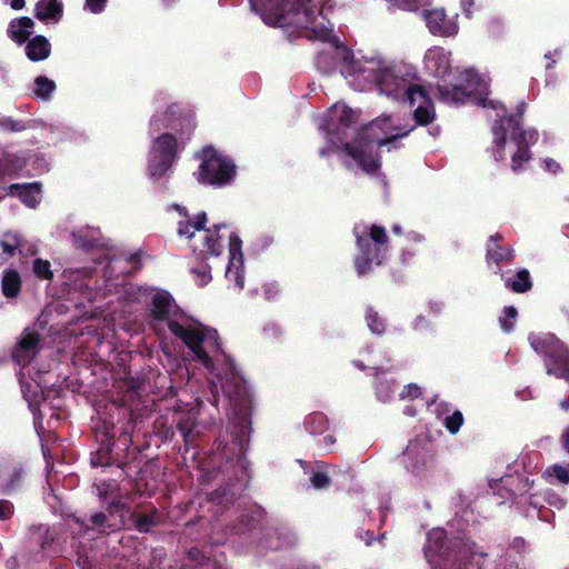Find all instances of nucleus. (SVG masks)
Masks as SVG:
<instances>
[{
	"label": "nucleus",
	"mask_w": 569,
	"mask_h": 569,
	"mask_svg": "<svg viewBox=\"0 0 569 569\" xmlns=\"http://www.w3.org/2000/svg\"><path fill=\"white\" fill-rule=\"evenodd\" d=\"M149 296L151 326L156 330L167 326L176 337L182 340L206 369L210 372L218 371L216 373L217 380H209L212 392L211 403L218 406L219 397L217 393L220 388L231 408L230 419L233 422V429L230 443L222 445V441H218L213 459L219 458L230 461L237 458L240 460L244 451V429L251 407V395L247 382L237 372L232 359L221 348L218 332L214 329L203 326L181 311L168 291L151 289Z\"/></svg>",
	"instance_id": "1"
},
{
	"label": "nucleus",
	"mask_w": 569,
	"mask_h": 569,
	"mask_svg": "<svg viewBox=\"0 0 569 569\" xmlns=\"http://www.w3.org/2000/svg\"><path fill=\"white\" fill-rule=\"evenodd\" d=\"M490 79L486 74H479L473 69L461 72L457 82L452 86L438 84L439 99L448 104H459L472 100L488 109L487 117L495 113L491 132L493 136L491 153L495 161H503L507 154L511 158L513 172L523 170L525 164L531 159L530 144L538 140L535 129H522L519 119L507 116L506 109L498 101H487Z\"/></svg>",
	"instance_id": "2"
},
{
	"label": "nucleus",
	"mask_w": 569,
	"mask_h": 569,
	"mask_svg": "<svg viewBox=\"0 0 569 569\" xmlns=\"http://www.w3.org/2000/svg\"><path fill=\"white\" fill-rule=\"evenodd\" d=\"M356 114L346 104L337 103L327 113L325 123L320 126L326 131L330 147L319 150L320 157L342 150V158L348 168H360L372 173L380 167L377 149L391 146L399 138L406 137L413 124H400L395 117H380L369 126L358 130L355 127Z\"/></svg>",
	"instance_id": "3"
},
{
	"label": "nucleus",
	"mask_w": 569,
	"mask_h": 569,
	"mask_svg": "<svg viewBox=\"0 0 569 569\" xmlns=\"http://www.w3.org/2000/svg\"><path fill=\"white\" fill-rule=\"evenodd\" d=\"M338 54L346 63L342 77L351 88L357 91L376 88L395 101L416 106L417 124H427L435 119L433 103L410 66L389 61L380 54L357 57L346 49L338 50Z\"/></svg>",
	"instance_id": "4"
},
{
	"label": "nucleus",
	"mask_w": 569,
	"mask_h": 569,
	"mask_svg": "<svg viewBox=\"0 0 569 569\" xmlns=\"http://www.w3.org/2000/svg\"><path fill=\"white\" fill-rule=\"evenodd\" d=\"M252 11L260 16L262 21L272 27L295 28L309 40L327 43L328 49L318 54L316 66L322 73L331 72L340 64V72L345 61L338 50L346 49L333 34V27L327 18V12L333 8L331 0L319 2L316 0H249Z\"/></svg>",
	"instance_id": "5"
},
{
	"label": "nucleus",
	"mask_w": 569,
	"mask_h": 569,
	"mask_svg": "<svg viewBox=\"0 0 569 569\" xmlns=\"http://www.w3.org/2000/svg\"><path fill=\"white\" fill-rule=\"evenodd\" d=\"M180 214L178 221V234L190 242L193 252L202 257H219L228 244V263L224 271L228 287L241 291L244 287V259L242 241L224 224L206 228L207 214L201 212L189 217L186 209L179 204L172 206Z\"/></svg>",
	"instance_id": "6"
},
{
	"label": "nucleus",
	"mask_w": 569,
	"mask_h": 569,
	"mask_svg": "<svg viewBox=\"0 0 569 569\" xmlns=\"http://www.w3.org/2000/svg\"><path fill=\"white\" fill-rule=\"evenodd\" d=\"M425 557L435 569H522L507 559L492 567L487 563V555L475 543L462 538L448 541L446 531L441 528L428 532Z\"/></svg>",
	"instance_id": "7"
},
{
	"label": "nucleus",
	"mask_w": 569,
	"mask_h": 569,
	"mask_svg": "<svg viewBox=\"0 0 569 569\" xmlns=\"http://www.w3.org/2000/svg\"><path fill=\"white\" fill-rule=\"evenodd\" d=\"M353 232L357 238L359 253L356 258V268L359 276L370 272L375 267L380 266L387 259L388 237L385 228L372 224L355 226Z\"/></svg>",
	"instance_id": "8"
},
{
	"label": "nucleus",
	"mask_w": 569,
	"mask_h": 569,
	"mask_svg": "<svg viewBox=\"0 0 569 569\" xmlns=\"http://www.w3.org/2000/svg\"><path fill=\"white\" fill-rule=\"evenodd\" d=\"M532 349L545 357L547 375L569 382V348L552 333H530Z\"/></svg>",
	"instance_id": "9"
},
{
	"label": "nucleus",
	"mask_w": 569,
	"mask_h": 569,
	"mask_svg": "<svg viewBox=\"0 0 569 569\" xmlns=\"http://www.w3.org/2000/svg\"><path fill=\"white\" fill-rule=\"evenodd\" d=\"M188 136L179 137L166 132L152 140L148 156V173L154 181L164 177L177 160L178 152L184 148Z\"/></svg>",
	"instance_id": "10"
},
{
	"label": "nucleus",
	"mask_w": 569,
	"mask_h": 569,
	"mask_svg": "<svg viewBox=\"0 0 569 569\" xmlns=\"http://www.w3.org/2000/svg\"><path fill=\"white\" fill-rule=\"evenodd\" d=\"M406 470L419 480L430 479L436 471V460L430 438L420 435L409 441L401 459Z\"/></svg>",
	"instance_id": "11"
},
{
	"label": "nucleus",
	"mask_w": 569,
	"mask_h": 569,
	"mask_svg": "<svg viewBox=\"0 0 569 569\" xmlns=\"http://www.w3.org/2000/svg\"><path fill=\"white\" fill-rule=\"evenodd\" d=\"M199 182L223 187L236 176L234 163L212 147H206L201 153V162L196 173Z\"/></svg>",
	"instance_id": "12"
},
{
	"label": "nucleus",
	"mask_w": 569,
	"mask_h": 569,
	"mask_svg": "<svg viewBox=\"0 0 569 569\" xmlns=\"http://www.w3.org/2000/svg\"><path fill=\"white\" fill-rule=\"evenodd\" d=\"M122 525V521L110 511L108 515L103 512L94 513L90 517L89 522H84L77 517L67 520L68 529L72 535L78 537L79 548L83 549L87 555V543L96 540L108 531L116 530ZM88 556H86V559Z\"/></svg>",
	"instance_id": "13"
},
{
	"label": "nucleus",
	"mask_w": 569,
	"mask_h": 569,
	"mask_svg": "<svg viewBox=\"0 0 569 569\" xmlns=\"http://www.w3.org/2000/svg\"><path fill=\"white\" fill-rule=\"evenodd\" d=\"M63 286L69 293H79L84 299L93 301L98 298L92 283L93 273L89 268H67L62 272Z\"/></svg>",
	"instance_id": "14"
},
{
	"label": "nucleus",
	"mask_w": 569,
	"mask_h": 569,
	"mask_svg": "<svg viewBox=\"0 0 569 569\" xmlns=\"http://www.w3.org/2000/svg\"><path fill=\"white\" fill-rule=\"evenodd\" d=\"M40 350V335L34 327L23 330L12 350V360L20 368L31 363Z\"/></svg>",
	"instance_id": "15"
},
{
	"label": "nucleus",
	"mask_w": 569,
	"mask_h": 569,
	"mask_svg": "<svg viewBox=\"0 0 569 569\" xmlns=\"http://www.w3.org/2000/svg\"><path fill=\"white\" fill-rule=\"evenodd\" d=\"M513 482H515V478L510 475H507V476L501 477L498 480H496V479L491 480L490 488L492 490H496L498 488L499 483L503 485V487H507L509 496H515V495L519 493L521 497L520 502L523 501V502L529 503L530 507L525 511V515L527 517L538 516V517L543 518V516H541L543 510L541 508H539V506L536 501L532 500L533 495L530 493L529 496H526V493H528L531 490L533 482L530 481L529 478H525V479L518 480L517 487L512 488Z\"/></svg>",
	"instance_id": "16"
},
{
	"label": "nucleus",
	"mask_w": 569,
	"mask_h": 569,
	"mask_svg": "<svg viewBox=\"0 0 569 569\" xmlns=\"http://www.w3.org/2000/svg\"><path fill=\"white\" fill-rule=\"evenodd\" d=\"M421 14L431 34L442 38L458 34L457 17H448L445 9L423 10Z\"/></svg>",
	"instance_id": "17"
},
{
	"label": "nucleus",
	"mask_w": 569,
	"mask_h": 569,
	"mask_svg": "<svg viewBox=\"0 0 569 569\" xmlns=\"http://www.w3.org/2000/svg\"><path fill=\"white\" fill-rule=\"evenodd\" d=\"M426 71L439 79H443L451 70V52L442 47L429 48L423 57Z\"/></svg>",
	"instance_id": "18"
},
{
	"label": "nucleus",
	"mask_w": 569,
	"mask_h": 569,
	"mask_svg": "<svg viewBox=\"0 0 569 569\" xmlns=\"http://www.w3.org/2000/svg\"><path fill=\"white\" fill-rule=\"evenodd\" d=\"M36 17L47 23H57L62 17V3L59 0H39Z\"/></svg>",
	"instance_id": "19"
},
{
	"label": "nucleus",
	"mask_w": 569,
	"mask_h": 569,
	"mask_svg": "<svg viewBox=\"0 0 569 569\" xmlns=\"http://www.w3.org/2000/svg\"><path fill=\"white\" fill-rule=\"evenodd\" d=\"M9 193L17 194L26 206L31 208L36 207L41 200V189L38 183L11 184Z\"/></svg>",
	"instance_id": "20"
},
{
	"label": "nucleus",
	"mask_w": 569,
	"mask_h": 569,
	"mask_svg": "<svg viewBox=\"0 0 569 569\" xmlns=\"http://www.w3.org/2000/svg\"><path fill=\"white\" fill-rule=\"evenodd\" d=\"M187 561V566L193 569H229L221 560L207 557L198 548L189 549Z\"/></svg>",
	"instance_id": "21"
},
{
	"label": "nucleus",
	"mask_w": 569,
	"mask_h": 569,
	"mask_svg": "<svg viewBox=\"0 0 569 569\" xmlns=\"http://www.w3.org/2000/svg\"><path fill=\"white\" fill-rule=\"evenodd\" d=\"M333 470L332 466H328L322 461H316L306 473L309 475L313 488L323 489L330 485V475Z\"/></svg>",
	"instance_id": "22"
},
{
	"label": "nucleus",
	"mask_w": 569,
	"mask_h": 569,
	"mask_svg": "<svg viewBox=\"0 0 569 569\" xmlns=\"http://www.w3.org/2000/svg\"><path fill=\"white\" fill-rule=\"evenodd\" d=\"M33 21L28 17L12 20L8 27V36L17 43H23L32 33Z\"/></svg>",
	"instance_id": "23"
},
{
	"label": "nucleus",
	"mask_w": 569,
	"mask_h": 569,
	"mask_svg": "<svg viewBox=\"0 0 569 569\" xmlns=\"http://www.w3.org/2000/svg\"><path fill=\"white\" fill-rule=\"evenodd\" d=\"M50 43L43 36H36L26 46V54L32 61H41L50 54Z\"/></svg>",
	"instance_id": "24"
},
{
	"label": "nucleus",
	"mask_w": 569,
	"mask_h": 569,
	"mask_svg": "<svg viewBox=\"0 0 569 569\" xmlns=\"http://www.w3.org/2000/svg\"><path fill=\"white\" fill-rule=\"evenodd\" d=\"M73 242L78 248L89 250L100 244V231L94 228H82L72 234Z\"/></svg>",
	"instance_id": "25"
},
{
	"label": "nucleus",
	"mask_w": 569,
	"mask_h": 569,
	"mask_svg": "<svg viewBox=\"0 0 569 569\" xmlns=\"http://www.w3.org/2000/svg\"><path fill=\"white\" fill-rule=\"evenodd\" d=\"M435 411L438 417L442 419L445 427L450 433H457L463 423V416L459 410H455L451 415H448L449 409L447 405H436Z\"/></svg>",
	"instance_id": "26"
},
{
	"label": "nucleus",
	"mask_w": 569,
	"mask_h": 569,
	"mask_svg": "<svg viewBox=\"0 0 569 569\" xmlns=\"http://www.w3.org/2000/svg\"><path fill=\"white\" fill-rule=\"evenodd\" d=\"M499 234L492 236L487 246V260L488 262L492 261L497 266L501 261H509L513 258V250L510 247H500L497 241L499 240Z\"/></svg>",
	"instance_id": "27"
},
{
	"label": "nucleus",
	"mask_w": 569,
	"mask_h": 569,
	"mask_svg": "<svg viewBox=\"0 0 569 569\" xmlns=\"http://www.w3.org/2000/svg\"><path fill=\"white\" fill-rule=\"evenodd\" d=\"M372 370L377 377L376 380V396L382 401L387 402L392 399L393 396V381L383 377L385 370L380 367H373Z\"/></svg>",
	"instance_id": "28"
},
{
	"label": "nucleus",
	"mask_w": 569,
	"mask_h": 569,
	"mask_svg": "<svg viewBox=\"0 0 569 569\" xmlns=\"http://www.w3.org/2000/svg\"><path fill=\"white\" fill-rule=\"evenodd\" d=\"M21 290V278L18 271L16 270H7L1 280V291L2 295L12 299L16 298Z\"/></svg>",
	"instance_id": "29"
},
{
	"label": "nucleus",
	"mask_w": 569,
	"mask_h": 569,
	"mask_svg": "<svg viewBox=\"0 0 569 569\" xmlns=\"http://www.w3.org/2000/svg\"><path fill=\"white\" fill-rule=\"evenodd\" d=\"M54 90V81L44 76H38L33 81L32 96L36 99L49 101Z\"/></svg>",
	"instance_id": "30"
},
{
	"label": "nucleus",
	"mask_w": 569,
	"mask_h": 569,
	"mask_svg": "<svg viewBox=\"0 0 569 569\" xmlns=\"http://www.w3.org/2000/svg\"><path fill=\"white\" fill-rule=\"evenodd\" d=\"M132 523L140 532H148L159 523V515L151 513H134L132 515Z\"/></svg>",
	"instance_id": "31"
},
{
	"label": "nucleus",
	"mask_w": 569,
	"mask_h": 569,
	"mask_svg": "<svg viewBox=\"0 0 569 569\" xmlns=\"http://www.w3.org/2000/svg\"><path fill=\"white\" fill-rule=\"evenodd\" d=\"M506 287L510 288L512 291L522 293L531 289V280L530 274L527 269H521L518 271L516 279H506L505 280Z\"/></svg>",
	"instance_id": "32"
},
{
	"label": "nucleus",
	"mask_w": 569,
	"mask_h": 569,
	"mask_svg": "<svg viewBox=\"0 0 569 569\" xmlns=\"http://www.w3.org/2000/svg\"><path fill=\"white\" fill-rule=\"evenodd\" d=\"M543 477L547 481L552 482V479L555 478L558 482L562 485L569 483V465L562 466L559 463H555L550 467H548L543 471Z\"/></svg>",
	"instance_id": "33"
},
{
	"label": "nucleus",
	"mask_w": 569,
	"mask_h": 569,
	"mask_svg": "<svg viewBox=\"0 0 569 569\" xmlns=\"http://www.w3.org/2000/svg\"><path fill=\"white\" fill-rule=\"evenodd\" d=\"M327 418L319 412L310 415L306 420V428L310 433H321L327 429Z\"/></svg>",
	"instance_id": "34"
},
{
	"label": "nucleus",
	"mask_w": 569,
	"mask_h": 569,
	"mask_svg": "<svg viewBox=\"0 0 569 569\" xmlns=\"http://www.w3.org/2000/svg\"><path fill=\"white\" fill-rule=\"evenodd\" d=\"M517 316L518 312L515 307L509 306L503 308L502 315L499 318V323L502 331L507 333L512 331Z\"/></svg>",
	"instance_id": "35"
},
{
	"label": "nucleus",
	"mask_w": 569,
	"mask_h": 569,
	"mask_svg": "<svg viewBox=\"0 0 569 569\" xmlns=\"http://www.w3.org/2000/svg\"><path fill=\"white\" fill-rule=\"evenodd\" d=\"M33 273L42 280H51L53 278V272L51 270V264L48 260L43 259H34L32 263Z\"/></svg>",
	"instance_id": "36"
},
{
	"label": "nucleus",
	"mask_w": 569,
	"mask_h": 569,
	"mask_svg": "<svg viewBox=\"0 0 569 569\" xmlns=\"http://www.w3.org/2000/svg\"><path fill=\"white\" fill-rule=\"evenodd\" d=\"M191 273L194 278L196 283L199 287L208 284L212 279L211 268L208 264H201L197 268L191 269Z\"/></svg>",
	"instance_id": "37"
},
{
	"label": "nucleus",
	"mask_w": 569,
	"mask_h": 569,
	"mask_svg": "<svg viewBox=\"0 0 569 569\" xmlns=\"http://www.w3.org/2000/svg\"><path fill=\"white\" fill-rule=\"evenodd\" d=\"M196 427V418L193 413H188L186 417L179 420L178 429L182 435L184 442L189 441V437L191 436L193 429Z\"/></svg>",
	"instance_id": "38"
},
{
	"label": "nucleus",
	"mask_w": 569,
	"mask_h": 569,
	"mask_svg": "<svg viewBox=\"0 0 569 569\" xmlns=\"http://www.w3.org/2000/svg\"><path fill=\"white\" fill-rule=\"evenodd\" d=\"M20 244V240L16 234L7 233L3 236V238L0 241V246L2 248L3 253H6L8 257H11L14 254L16 250L18 249Z\"/></svg>",
	"instance_id": "39"
},
{
	"label": "nucleus",
	"mask_w": 569,
	"mask_h": 569,
	"mask_svg": "<svg viewBox=\"0 0 569 569\" xmlns=\"http://www.w3.org/2000/svg\"><path fill=\"white\" fill-rule=\"evenodd\" d=\"M366 320H367V325H368L369 329L373 333L380 335L385 331L383 320L372 309H368Z\"/></svg>",
	"instance_id": "40"
},
{
	"label": "nucleus",
	"mask_w": 569,
	"mask_h": 569,
	"mask_svg": "<svg viewBox=\"0 0 569 569\" xmlns=\"http://www.w3.org/2000/svg\"><path fill=\"white\" fill-rule=\"evenodd\" d=\"M22 168L21 164L13 162L12 157L9 154L0 158V176L11 174Z\"/></svg>",
	"instance_id": "41"
},
{
	"label": "nucleus",
	"mask_w": 569,
	"mask_h": 569,
	"mask_svg": "<svg viewBox=\"0 0 569 569\" xmlns=\"http://www.w3.org/2000/svg\"><path fill=\"white\" fill-rule=\"evenodd\" d=\"M420 396V387L416 383H408L400 392V399H415Z\"/></svg>",
	"instance_id": "42"
},
{
	"label": "nucleus",
	"mask_w": 569,
	"mask_h": 569,
	"mask_svg": "<svg viewBox=\"0 0 569 569\" xmlns=\"http://www.w3.org/2000/svg\"><path fill=\"white\" fill-rule=\"evenodd\" d=\"M9 480L6 482L7 489H13L22 479L23 472L21 468H12L9 472Z\"/></svg>",
	"instance_id": "43"
},
{
	"label": "nucleus",
	"mask_w": 569,
	"mask_h": 569,
	"mask_svg": "<svg viewBox=\"0 0 569 569\" xmlns=\"http://www.w3.org/2000/svg\"><path fill=\"white\" fill-rule=\"evenodd\" d=\"M546 500L550 506L557 509H562L566 506V500L553 492H548L546 496Z\"/></svg>",
	"instance_id": "44"
},
{
	"label": "nucleus",
	"mask_w": 569,
	"mask_h": 569,
	"mask_svg": "<svg viewBox=\"0 0 569 569\" xmlns=\"http://www.w3.org/2000/svg\"><path fill=\"white\" fill-rule=\"evenodd\" d=\"M107 0H86V8L92 13H100Z\"/></svg>",
	"instance_id": "45"
},
{
	"label": "nucleus",
	"mask_w": 569,
	"mask_h": 569,
	"mask_svg": "<svg viewBox=\"0 0 569 569\" xmlns=\"http://www.w3.org/2000/svg\"><path fill=\"white\" fill-rule=\"evenodd\" d=\"M262 293L264 299L271 300L278 293V286L274 282L264 283L262 287Z\"/></svg>",
	"instance_id": "46"
},
{
	"label": "nucleus",
	"mask_w": 569,
	"mask_h": 569,
	"mask_svg": "<svg viewBox=\"0 0 569 569\" xmlns=\"http://www.w3.org/2000/svg\"><path fill=\"white\" fill-rule=\"evenodd\" d=\"M13 512V507L11 502L7 500L0 501V520L8 519Z\"/></svg>",
	"instance_id": "47"
},
{
	"label": "nucleus",
	"mask_w": 569,
	"mask_h": 569,
	"mask_svg": "<svg viewBox=\"0 0 569 569\" xmlns=\"http://www.w3.org/2000/svg\"><path fill=\"white\" fill-rule=\"evenodd\" d=\"M542 164H543V169L546 171H549L552 173H556L560 168L559 164L553 159H550V158L543 159Z\"/></svg>",
	"instance_id": "48"
},
{
	"label": "nucleus",
	"mask_w": 569,
	"mask_h": 569,
	"mask_svg": "<svg viewBox=\"0 0 569 569\" xmlns=\"http://www.w3.org/2000/svg\"><path fill=\"white\" fill-rule=\"evenodd\" d=\"M460 6L466 17L470 18L472 14V8L475 6V0H461Z\"/></svg>",
	"instance_id": "49"
},
{
	"label": "nucleus",
	"mask_w": 569,
	"mask_h": 569,
	"mask_svg": "<svg viewBox=\"0 0 569 569\" xmlns=\"http://www.w3.org/2000/svg\"><path fill=\"white\" fill-rule=\"evenodd\" d=\"M428 307L432 313L439 315L443 309V302L431 300L429 301Z\"/></svg>",
	"instance_id": "50"
},
{
	"label": "nucleus",
	"mask_w": 569,
	"mask_h": 569,
	"mask_svg": "<svg viewBox=\"0 0 569 569\" xmlns=\"http://www.w3.org/2000/svg\"><path fill=\"white\" fill-rule=\"evenodd\" d=\"M359 537H360V539H361V540H363V541H365V543H366L367 546H370V545L372 543L373 536H372V533H371L370 531H368V530H367V531H363V535H362V533H360V535H359Z\"/></svg>",
	"instance_id": "51"
},
{
	"label": "nucleus",
	"mask_w": 569,
	"mask_h": 569,
	"mask_svg": "<svg viewBox=\"0 0 569 569\" xmlns=\"http://www.w3.org/2000/svg\"><path fill=\"white\" fill-rule=\"evenodd\" d=\"M407 238L410 240V241H415V242H420L423 240V237L418 233V232H415V231H410L408 232L407 234Z\"/></svg>",
	"instance_id": "52"
},
{
	"label": "nucleus",
	"mask_w": 569,
	"mask_h": 569,
	"mask_svg": "<svg viewBox=\"0 0 569 569\" xmlns=\"http://www.w3.org/2000/svg\"><path fill=\"white\" fill-rule=\"evenodd\" d=\"M561 439L565 449L569 452V427L563 431Z\"/></svg>",
	"instance_id": "53"
},
{
	"label": "nucleus",
	"mask_w": 569,
	"mask_h": 569,
	"mask_svg": "<svg viewBox=\"0 0 569 569\" xmlns=\"http://www.w3.org/2000/svg\"><path fill=\"white\" fill-rule=\"evenodd\" d=\"M159 122H160V119L158 118V114L153 116V118L150 121V127H151L152 131L160 130Z\"/></svg>",
	"instance_id": "54"
},
{
	"label": "nucleus",
	"mask_w": 569,
	"mask_h": 569,
	"mask_svg": "<svg viewBox=\"0 0 569 569\" xmlns=\"http://www.w3.org/2000/svg\"><path fill=\"white\" fill-rule=\"evenodd\" d=\"M518 397L521 399V400H526L528 398H531V391L529 389H526L521 392H518Z\"/></svg>",
	"instance_id": "55"
},
{
	"label": "nucleus",
	"mask_w": 569,
	"mask_h": 569,
	"mask_svg": "<svg viewBox=\"0 0 569 569\" xmlns=\"http://www.w3.org/2000/svg\"><path fill=\"white\" fill-rule=\"evenodd\" d=\"M523 547H525V540H523V539H521V538H516V539L513 540V548H516V549H518V550H519V549H521V548H523Z\"/></svg>",
	"instance_id": "56"
},
{
	"label": "nucleus",
	"mask_w": 569,
	"mask_h": 569,
	"mask_svg": "<svg viewBox=\"0 0 569 569\" xmlns=\"http://www.w3.org/2000/svg\"><path fill=\"white\" fill-rule=\"evenodd\" d=\"M24 6V0H12L11 7L16 10L21 9Z\"/></svg>",
	"instance_id": "57"
},
{
	"label": "nucleus",
	"mask_w": 569,
	"mask_h": 569,
	"mask_svg": "<svg viewBox=\"0 0 569 569\" xmlns=\"http://www.w3.org/2000/svg\"><path fill=\"white\" fill-rule=\"evenodd\" d=\"M22 380H23V373H22V372H20V373H19V381H20V383H21V390H22V392H23L24 397L28 399V396H27V387H28V386H27Z\"/></svg>",
	"instance_id": "58"
},
{
	"label": "nucleus",
	"mask_w": 569,
	"mask_h": 569,
	"mask_svg": "<svg viewBox=\"0 0 569 569\" xmlns=\"http://www.w3.org/2000/svg\"><path fill=\"white\" fill-rule=\"evenodd\" d=\"M323 441H325V445L327 447H329V446H332L335 443L336 439L332 436L329 435V436H326L323 438Z\"/></svg>",
	"instance_id": "59"
},
{
	"label": "nucleus",
	"mask_w": 569,
	"mask_h": 569,
	"mask_svg": "<svg viewBox=\"0 0 569 569\" xmlns=\"http://www.w3.org/2000/svg\"><path fill=\"white\" fill-rule=\"evenodd\" d=\"M425 321V318L422 316H419L415 320V328L420 329L422 327V322Z\"/></svg>",
	"instance_id": "60"
},
{
	"label": "nucleus",
	"mask_w": 569,
	"mask_h": 569,
	"mask_svg": "<svg viewBox=\"0 0 569 569\" xmlns=\"http://www.w3.org/2000/svg\"><path fill=\"white\" fill-rule=\"evenodd\" d=\"M560 407L565 411H569V399H565L560 402Z\"/></svg>",
	"instance_id": "61"
},
{
	"label": "nucleus",
	"mask_w": 569,
	"mask_h": 569,
	"mask_svg": "<svg viewBox=\"0 0 569 569\" xmlns=\"http://www.w3.org/2000/svg\"><path fill=\"white\" fill-rule=\"evenodd\" d=\"M392 231L397 234H400L401 233V227L399 224H395L392 227Z\"/></svg>",
	"instance_id": "62"
},
{
	"label": "nucleus",
	"mask_w": 569,
	"mask_h": 569,
	"mask_svg": "<svg viewBox=\"0 0 569 569\" xmlns=\"http://www.w3.org/2000/svg\"><path fill=\"white\" fill-rule=\"evenodd\" d=\"M21 128H22V127H21L19 123H12V126L10 127V129H11L12 131H18V130H20Z\"/></svg>",
	"instance_id": "63"
},
{
	"label": "nucleus",
	"mask_w": 569,
	"mask_h": 569,
	"mask_svg": "<svg viewBox=\"0 0 569 569\" xmlns=\"http://www.w3.org/2000/svg\"><path fill=\"white\" fill-rule=\"evenodd\" d=\"M405 413L408 415V416H413L415 415V412L412 411V409L410 407H406Z\"/></svg>",
	"instance_id": "64"
}]
</instances>
